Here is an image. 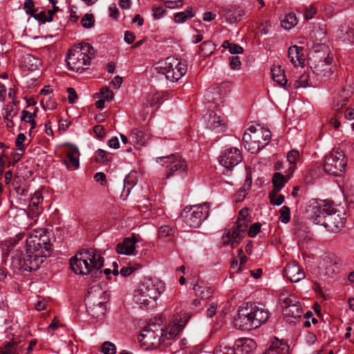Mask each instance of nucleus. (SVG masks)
Wrapping results in <instances>:
<instances>
[{
  "label": "nucleus",
  "mask_w": 354,
  "mask_h": 354,
  "mask_svg": "<svg viewBox=\"0 0 354 354\" xmlns=\"http://www.w3.org/2000/svg\"><path fill=\"white\" fill-rule=\"evenodd\" d=\"M104 259L100 252L94 248H86L80 251L70 261L72 271L75 274L96 275L101 274ZM97 276H95L96 277Z\"/></svg>",
  "instance_id": "1"
},
{
  "label": "nucleus",
  "mask_w": 354,
  "mask_h": 354,
  "mask_svg": "<svg viewBox=\"0 0 354 354\" xmlns=\"http://www.w3.org/2000/svg\"><path fill=\"white\" fill-rule=\"evenodd\" d=\"M52 245L46 235L30 241L21 265V268L29 272L37 270L44 262V259L50 255Z\"/></svg>",
  "instance_id": "2"
},
{
  "label": "nucleus",
  "mask_w": 354,
  "mask_h": 354,
  "mask_svg": "<svg viewBox=\"0 0 354 354\" xmlns=\"http://www.w3.org/2000/svg\"><path fill=\"white\" fill-rule=\"evenodd\" d=\"M309 64L313 73L319 78H330L334 73L335 64L329 48L324 44L311 53Z\"/></svg>",
  "instance_id": "3"
},
{
  "label": "nucleus",
  "mask_w": 354,
  "mask_h": 354,
  "mask_svg": "<svg viewBox=\"0 0 354 354\" xmlns=\"http://www.w3.org/2000/svg\"><path fill=\"white\" fill-rule=\"evenodd\" d=\"M269 318L267 309L258 306L245 307L239 310L237 317L234 319V324L241 330L257 328L266 323Z\"/></svg>",
  "instance_id": "4"
},
{
  "label": "nucleus",
  "mask_w": 354,
  "mask_h": 354,
  "mask_svg": "<svg viewBox=\"0 0 354 354\" xmlns=\"http://www.w3.org/2000/svg\"><path fill=\"white\" fill-rule=\"evenodd\" d=\"M94 57L95 51L90 44H79L73 50H69L66 62L69 70L82 73L88 68L91 60Z\"/></svg>",
  "instance_id": "5"
},
{
  "label": "nucleus",
  "mask_w": 354,
  "mask_h": 354,
  "mask_svg": "<svg viewBox=\"0 0 354 354\" xmlns=\"http://www.w3.org/2000/svg\"><path fill=\"white\" fill-rule=\"evenodd\" d=\"M248 214L246 209H242L239 216L230 229H225L221 238L223 245H228L234 248L239 245L245 237L248 228V221L245 218Z\"/></svg>",
  "instance_id": "6"
},
{
  "label": "nucleus",
  "mask_w": 354,
  "mask_h": 354,
  "mask_svg": "<svg viewBox=\"0 0 354 354\" xmlns=\"http://www.w3.org/2000/svg\"><path fill=\"white\" fill-rule=\"evenodd\" d=\"M155 69L171 82L180 80L187 72V65L178 59L169 57L156 64Z\"/></svg>",
  "instance_id": "7"
},
{
  "label": "nucleus",
  "mask_w": 354,
  "mask_h": 354,
  "mask_svg": "<svg viewBox=\"0 0 354 354\" xmlns=\"http://www.w3.org/2000/svg\"><path fill=\"white\" fill-rule=\"evenodd\" d=\"M209 213V203L187 206L181 213L183 221L190 227H198L207 218Z\"/></svg>",
  "instance_id": "8"
},
{
  "label": "nucleus",
  "mask_w": 354,
  "mask_h": 354,
  "mask_svg": "<svg viewBox=\"0 0 354 354\" xmlns=\"http://www.w3.org/2000/svg\"><path fill=\"white\" fill-rule=\"evenodd\" d=\"M347 159L342 150L333 149L326 157L324 169L326 173L335 176H341L345 171Z\"/></svg>",
  "instance_id": "9"
},
{
  "label": "nucleus",
  "mask_w": 354,
  "mask_h": 354,
  "mask_svg": "<svg viewBox=\"0 0 354 354\" xmlns=\"http://www.w3.org/2000/svg\"><path fill=\"white\" fill-rule=\"evenodd\" d=\"M139 341L147 347L158 348L164 342V330L157 324H149L140 335Z\"/></svg>",
  "instance_id": "10"
},
{
  "label": "nucleus",
  "mask_w": 354,
  "mask_h": 354,
  "mask_svg": "<svg viewBox=\"0 0 354 354\" xmlns=\"http://www.w3.org/2000/svg\"><path fill=\"white\" fill-rule=\"evenodd\" d=\"M332 212V202L312 199L306 207V214L315 224L321 225L327 212Z\"/></svg>",
  "instance_id": "11"
},
{
  "label": "nucleus",
  "mask_w": 354,
  "mask_h": 354,
  "mask_svg": "<svg viewBox=\"0 0 354 354\" xmlns=\"http://www.w3.org/2000/svg\"><path fill=\"white\" fill-rule=\"evenodd\" d=\"M157 162L168 168V171L166 174L167 178H169L178 171H185L187 167L185 161L180 156L174 154L159 157Z\"/></svg>",
  "instance_id": "12"
},
{
  "label": "nucleus",
  "mask_w": 354,
  "mask_h": 354,
  "mask_svg": "<svg viewBox=\"0 0 354 354\" xmlns=\"http://www.w3.org/2000/svg\"><path fill=\"white\" fill-rule=\"evenodd\" d=\"M342 266V259L335 254L324 257L319 262V268L324 275L333 277L339 272Z\"/></svg>",
  "instance_id": "13"
},
{
  "label": "nucleus",
  "mask_w": 354,
  "mask_h": 354,
  "mask_svg": "<svg viewBox=\"0 0 354 354\" xmlns=\"http://www.w3.org/2000/svg\"><path fill=\"white\" fill-rule=\"evenodd\" d=\"M108 295L105 291L102 290L98 286H93L88 292V295L85 298V304L87 309L95 315L102 313V308L100 309V312L96 313L93 310V306L97 305H105Z\"/></svg>",
  "instance_id": "14"
},
{
  "label": "nucleus",
  "mask_w": 354,
  "mask_h": 354,
  "mask_svg": "<svg viewBox=\"0 0 354 354\" xmlns=\"http://www.w3.org/2000/svg\"><path fill=\"white\" fill-rule=\"evenodd\" d=\"M221 165L228 169H232L242 160V156L239 149L230 147L223 150L218 158Z\"/></svg>",
  "instance_id": "15"
},
{
  "label": "nucleus",
  "mask_w": 354,
  "mask_h": 354,
  "mask_svg": "<svg viewBox=\"0 0 354 354\" xmlns=\"http://www.w3.org/2000/svg\"><path fill=\"white\" fill-rule=\"evenodd\" d=\"M345 223V218L342 217L334 207L332 202V212H327L325 218L320 225H323L330 232H338L341 230Z\"/></svg>",
  "instance_id": "16"
},
{
  "label": "nucleus",
  "mask_w": 354,
  "mask_h": 354,
  "mask_svg": "<svg viewBox=\"0 0 354 354\" xmlns=\"http://www.w3.org/2000/svg\"><path fill=\"white\" fill-rule=\"evenodd\" d=\"M188 319L189 317L186 313L174 315L172 323L168 326L167 330L164 331V341L165 339H171L176 337L183 330Z\"/></svg>",
  "instance_id": "17"
},
{
  "label": "nucleus",
  "mask_w": 354,
  "mask_h": 354,
  "mask_svg": "<svg viewBox=\"0 0 354 354\" xmlns=\"http://www.w3.org/2000/svg\"><path fill=\"white\" fill-rule=\"evenodd\" d=\"M138 289L143 294H149L151 297L158 299L163 290V285L158 280L145 279L139 285Z\"/></svg>",
  "instance_id": "18"
},
{
  "label": "nucleus",
  "mask_w": 354,
  "mask_h": 354,
  "mask_svg": "<svg viewBox=\"0 0 354 354\" xmlns=\"http://www.w3.org/2000/svg\"><path fill=\"white\" fill-rule=\"evenodd\" d=\"M68 146L69 149L66 153V158L62 159V162L66 167L67 169L71 171L76 170L80 166V151L76 146L72 145Z\"/></svg>",
  "instance_id": "19"
},
{
  "label": "nucleus",
  "mask_w": 354,
  "mask_h": 354,
  "mask_svg": "<svg viewBox=\"0 0 354 354\" xmlns=\"http://www.w3.org/2000/svg\"><path fill=\"white\" fill-rule=\"evenodd\" d=\"M284 272L289 280L293 283L305 278L304 270L295 262L288 263L284 269Z\"/></svg>",
  "instance_id": "20"
},
{
  "label": "nucleus",
  "mask_w": 354,
  "mask_h": 354,
  "mask_svg": "<svg viewBox=\"0 0 354 354\" xmlns=\"http://www.w3.org/2000/svg\"><path fill=\"white\" fill-rule=\"evenodd\" d=\"M207 127L216 133L223 132L226 129L225 122L216 113H209L208 118H205Z\"/></svg>",
  "instance_id": "21"
},
{
  "label": "nucleus",
  "mask_w": 354,
  "mask_h": 354,
  "mask_svg": "<svg viewBox=\"0 0 354 354\" xmlns=\"http://www.w3.org/2000/svg\"><path fill=\"white\" fill-rule=\"evenodd\" d=\"M157 298L151 297L149 294L142 293L139 289L135 291L133 300L142 308H151L155 306Z\"/></svg>",
  "instance_id": "22"
},
{
  "label": "nucleus",
  "mask_w": 354,
  "mask_h": 354,
  "mask_svg": "<svg viewBox=\"0 0 354 354\" xmlns=\"http://www.w3.org/2000/svg\"><path fill=\"white\" fill-rule=\"evenodd\" d=\"M149 138L150 134L142 128L133 129L130 135V140L137 147L145 145Z\"/></svg>",
  "instance_id": "23"
},
{
  "label": "nucleus",
  "mask_w": 354,
  "mask_h": 354,
  "mask_svg": "<svg viewBox=\"0 0 354 354\" xmlns=\"http://www.w3.org/2000/svg\"><path fill=\"white\" fill-rule=\"evenodd\" d=\"M288 57L291 63L295 66L304 65L305 62V55L304 48L296 45L292 46L288 49Z\"/></svg>",
  "instance_id": "24"
},
{
  "label": "nucleus",
  "mask_w": 354,
  "mask_h": 354,
  "mask_svg": "<svg viewBox=\"0 0 354 354\" xmlns=\"http://www.w3.org/2000/svg\"><path fill=\"white\" fill-rule=\"evenodd\" d=\"M223 12L226 20L230 23L241 21L245 15V12L243 10L234 6H228Z\"/></svg>",
  "instance_id": "25"
},
{
  "label": "nucleus",
  "mask_w": 354,
  "mask_h": 354,
  "mask_svg": "<svg viewBox=\"0 0 354 354\" xmlns=\"http://www.w3.org/2000/svg\"><path fill=\"white\" fill-rule=\"evenodd\" d=\"M254 129L255 128L252 127L249 128L248 130L252 133V135L245 132L242 138L244 147L251 153H257L259 151V147L257 145V142L256 140H254Z\"/></svg>",
  "instance_id": "26"
},
{
  "label": "nucleus",
  "mask_w": 354,
  "mask_h": 354,
  "mask_svg": "<svg viewBox=\"0 0 354 354\" xmlns=\"http://www.w3.org/2000/svg\"><path fill=\"white\" fill-rule=\"evenodd\" d=\"M136 239L134 237L125 238L116 246V252L120 254L131 255L136 249Z\"/></svg>",
  "instance_id": "27"
},
{
  "label": "nucleus",
  "mask_w": 354,
  "mask_h": 354,
  "mask_svg": "<svg viewBox=\"0 0 354 354\" xmlns=\"http://www.w3.org/2000/svg\"><path fill=\"white\" fill-rule=\"evenodd\" d=\"M254 140H257L260 151L270 142L271 140V132L270 130L263 128H260L259 129H254Z\"/></svg>",
  "instance_id": "28"
},
{
  "label": "nucleus",
  "mask_w": 354,
  "mask_h": 354,
  "mask_svg": "<svg viewBox=\"0 0 354 354\" xmlns=\"http://www.w3.org/2000/svg\"><path fill=\"white\" fill-rule=\"evenodd\" d=\"M256 348V342L252 339H245L236 344L235 354H252Z\"/></svg>",
  "instance_id": "29"
},
{
  "label": "nucleus",
  "mask_w": 354,
  "mask_h": 354,
  "mask_svg": "<svg viewBox=\"0 0 354 354\" xmlns=\"http://www.w3.org/2000/svg\"><path fill=\"white\" fill-rule=\"evenodd\" d=\"M289 346L281 340L277 339L272 342L263 354H288Z\"/></svg>",
  "instance_id": "30"
},
{
  "label": "nucleus",
  "mask_w": 354,
  "mask_h": 354,
  "mask_svg": "<svg viewBox=\"0 0 354 354\" xmlns=\"http://www.w3.org/2000/svg\"><path fill=\"white\" fill-rule=\"evenodd\" d=\"M272 76L273 80L276 82L279 85L286 87H291L292 82L288 84V80L286 77L284 71L281 68L280 66H273L271 68Z\"/></svg>",
  "instance_id": "31"
},
{
  "label": "nucleus",
  "mask_w": 354,
  "mask_h": 354,
  "mask_svg": "<svg viewBox=\"0 0 354 354\" xmlns=\"http://www.w3.org/2000/svg\"><path fill=\"white\" fill-rule=\"evenodd\" d=\"M196 295L201 297L203 299H208L213 294L214 290L212 286L200 281L196 283L193 288Z\"/></svg>",
  "instance_id": "32"
},
{
  "label": "nucleus",
  "mask_w": 354,
  "mask_h": 354,
  "mask_svg": "<svg viewBox=\"0 0 354 354\" xmlns=\"http://www.w3.org/2000/svg\"><path fill=\"white\" fill-rule=\"evenodd\" d=\"M175 230L169 225H162L158 230V237L165 242L171 241L174 238Z\"/></svg>",
  "instance_id": "33"
},
{
  "label": "nucleus",
  "mask_w": 354,
  "mask_h": 354,
  "mask_svg": "<svg viewBox=\"0 0 354 354\" xmlns=\"http://www.w3.org/2000/svg\"><path fill=\"white\" fill-rule=\"evenodd\" d=\"M302 313L303 312L300 303L295 305H290L288 307L286 306V308L283 310V314L285 317L295 319L300 318Z\"/></svg>",
  "instance_id": "34"
},
{
  "label": "nucleus",
  "mask_w": 354,
  "mask_h": 354,
  "mask_svg": "<svg viewBox=\"0 0 354 354\" xmlns=\"http://www.w3.org/2000/svg\"><path fill=\"white\" fill-rule=\"evenodd\" d=\"M238 259H239L232 261L231 263V268L236 270V272H241L248 261V258L244 254L242 249L238 250Z\"/></svg>",
  "instance_id": "35"
},
{
  "label": "nucleus",
  "mask_w": 354,
  "mask_h": 354,
  "mask_svg": "<svg viewBox=\"0 0 354 354\" xmlns=\"http://www.w3.org/2000/svg\"><path fill=\"white\" fill-rule=\"evenodd\" d=\"M279 301L283 310L290 305L299 303L297 298L288 292H283L279 296Z\"/></svg>",
  "instance_id": "36"
},
{
  "label": "nucleus",
  "mask_w": 354,
  "mask_h": 354,
  "mask_svg": "<svg viewBox=\"0 0 354 354\" xmlns=\"http://www.w3.org/2000/svg\"><path fill=\"white\" fill-rule=\"evenodd\" d=\"M138 174L136 171H131L128 175L126 176L124 180V189L127 188V192H129L130 189L133 187L138 182Z\"/></svg>",
  "instance_id": "37"
},
{
  "label": "nucleus",
  "mask_w": 354,
  "mask_h": 354,
  "mask_svg": "<svg viewBox=\"0 0 354 354\" xmlns=\"http://www.w3.org/2000/svg\"><path fill=\"white\" fill-rule=\"evenodd\" d=\"M286 183L285 176L281 173H274L272 177V183L274 189L272 192H279L284 187Z\"/></svg>",
  "instance_id": "38"
},
{
  "label": "nucleus",
  "mask_w": 354,
  "mask_h": 354,
  "mask_svg": "<svg viewBox=\"0 0 354 354\" xmlns=\"http://www.w3.org/2000/svg\"><path fill=\"white\" fill-rule=\"evenodd\" d=\"M297 24V19L295 14L290 13L286 15L284 19L281 21V26L286 30H290Z\"/></svg>",
  "instance_id": "39"
},
{
  "label": "nucleus",
  "mask_w": 354,
  "mask_h": 354,
  "mask_svg": "<svg viewBox=\"0 0 354 354\" xmlns=\"http://www.w3.org/2000/svg\"><path fill=\"white\" fill-rule=\"evenodd\" d=\"M43 198L40 193L36 192L34 196L31 198V201L29 205L30 211L32 214L39 213V204L42 201Z\"/></svg>",
  "instance_id": "40"
},
{
  "label": "nucleus",
  "mask_w": 354,
  "mask_h": 354,
  "mask_svg": "<svg viewBox=\"0 0 354 354\" xmlns=\"http://www.w3.org/2000/svg\"><path fill=\"white\" fill-rule=\"evenodd\" d=\"M299 158V153L296 149H292L287 154L288 161L290 162L291 166L289 167V169L291 172H293L296 168V164L297 160Z\"/></svg>",
  "instance_id": "41"
},
{
  "label": "nucleus",
  "mask_w": 354,
  "mask_h": 354,
  "mask_svg": "<svg viewBox=\"0 0 354 354\" xmlns=\"http://www.w3.org/2000/svg\"><path fill=\"white\" fill-rule=\"evenodd\" d=\"M24 62L28 64V69L35 71L39 68L41 66V61L32 55H27L24 58Z\"/></svg>",
  "instance_id": "42"
},
{
  "label": "nucleus",
  "mask_w": 354,
  "mask_h": 354,
  "mask_svg": "<svg viewBox=\"0 0 354 354\" xmlns=\"http://www.w3.org/2000/svg\"><path fill=\"white\" fill-rule=\"evenodd\" d=\"M309 81V75L308 73H303L301 74L299 78L294 82V83H292V88H297L299 87L302 88H306L309 86L308 84Z\"/></svg>",
  "instance_id": "43"
},
{
  "label": "nucleus",
  "mask_w": 354,
  "mask_h": 354,
  "mask_svg": "<svg viewBox=\"0 0 354 354\" xmlns=\"http://www.w3.org/2000/svg\"><path fill=\"white\" fill-rule=\"evenodd\" d=\"M194 16V14L193 13L192 8L187 9L185 12H178L174 16V21L176 23H183L185 22L188 18H192Z\"/></svg>",
  "instance_id": "44"
},
{
  "label": "nucleus",
  "mask_w": 354,
  "mask_h": 354,
  "mask_svg": "<svg viewBox=\"0 0 354 354\" xmlns=\"http://www.w3.org/2000/svg\"><path fill=\"white\" fill-rule=\"evenodd\" d=\"M214 44L211 41H203L200 46L201 52L204 56L211 55L214 51Z\"/></svg>",
  "instance_id": "45"
},
{
  "label": "nucleus",
  "mask_w": 354,
  "mask_h": 354,
  "mask_svg": "<svg viewBox=\"0 0 354 354\" xmlns=\"http://www.w3.org/2000/svg\"><path fill=\"white\" fill-rule=\"evenodd\" d=\"M214 354H235V349L222 343L214 349Z\"/></svg>",
  "instance_id": "46"
},
{
  "label": "nucleus",
  "mask_w": 354,
  "mask_h": 354,
  "mask_svg": "<svg viewBox=\"0 0 354 354\" xmlns=\"http://www.w3.org/2000/svg\"><path fill=\"white\" fill-rule=\"evenodd\" d=\"M17 344L14 342L7 343L0 348V354H16Z\"/></svg>",
  "instance_id": "47"
},
{
  "label": "nucleus",
  "mask_w": 354,
  "mask_h": 354,
  "mask_svg": "<svg viewBox=\"0 0 354 354\" xmlns=\"http://www.w3.org/2000/svg\"><path fill=\"white\" fill-rule=\"evenodd\" d=\"M5 115L4 119L10 120L13 119L17 115V109L15 107V104H8L4 109Z\"/></svg>",
  "instance_id": "48"
},
{
  "label": "nucleus",
  "mask_w": 354,
  "mask_h": 354,
  "mask_svg": "<svg viewBox=\"0 0 354 354\" xmlns=\"http://www.w3.org/2000/svg\"><path fill=\"white\" fill-rule=\"evenodd\" d=\"M82 26L85 28H91L95 24V19L93 14H86L81 20Z\"/></svg>",
  "instance_id": "49"
},
{
  "label": "nucleus",
  "mask_w": 354,
  "mask_h": 354,
  "mask_svg": "<svg viewBox=\"0 0 354 354\" xmlns=\"http://www.w3.org/2000/svg\"><path fill=\"white\" fill-rule=\"evenodd\" d=\"M278 192H271L269 194L270 203L274 205H281L284 201V196L281 194L277 195Z\"/></svg>",
  "instance_id": "50"
},
{
  "label": "nucleus",
  "mask_w": 354,
  "mask_h": 354,
  "mask_svg": "<svg viewBox=\"0 0 354 354\" xmlns=\"http://www.w3.org/2000/svg\"><path fill=\"white\" fill-rule=\"evenodd\" d=\"M97 156L95 157V161L98 162L105 163L111 160L110 154L103 149H98Z\"/></svg>",
  "instance_id": "51"
},
{
  "label": "nucleus",
  "mask_w": 354,
  "mask_h": 354,
  "mask_svg": "<svg viewBox=\"0 0 354 354\" xmlns=\"http://www.w3.org/2000/svg\"><path fill=\"white\" fill-rule=\"evenodd\" d=\"M280 217L279 220L283 223H287L290 221V208L287 206H283L279 211Z\"/></svg>",
  "instance_id": "52"
},
{
  "label": "nucleus",
  "mask_w": 354,
  "mask_h": 354,
  "mask_svg": "<svg viewBox=\"0 0 354 354\" xmlns=\"http://www.w3.org/2000/svg\"><path fill=\"white\" fill-rule=\"evenodd\" d=\"M102 351L104 354H115L116 347L114 344L110 342H105L102 344Z\"/></svg>",
  "instance_id": "53"
},
{
  "label": "nucleus",
  "mask_w": 354,
  "mask_h": 354,
  "mask_svg": "<svg viewBox=\"0 0 354 354\" xmlns=\"http://www.w3.org/2000/svg\"><path fill=\"white\" fill-rule=\"evenodd\" d=\"M102 308V313H100V315H95V314H93L90 309H87L88 313L95 319H100L102 318L106 312V306L105 305H97L93 306V310L96 313L100 312V309Z\"/></svg>",
  "instance_id": "54"
},
{
  "label": "nucleus",
  "mask_w": 354,
  "mask_h": 354,
  "mask_svg": "<svg viewBox=\"0 0 354 354\" xmlns=\"http://www.w3.org/2000/svg\"><path fill=\"white\" fill-rule=\"evenodd\" d=\"M160 99L161 96L158 93L149 94L147 97V103L150 106L156 105L158 103H159Z\"/></svg>",
  "instance_id": "55"
},
{
  "label": "nucleus",
  "mask_w": 354,
  "mask_h": 354,
  "mask_svg": "<svg viewBox=\"0 0 354 354\" xmlns=\"http://www.w3.org/2000/svg\"><path fill=\"white\" fill-rule=\"evenodd\" d=\"M37 108H35V112L33 113H31L30 112L26 111V110H24L22 111V115H21V120L25 122H29L30 121H32V120L36 117L37 115Z\"/></svg>",
  "instance_id": "56"
},
{
  "label": "nucleus",
  "mask_w": 354,
  "mask_h": 354,
  "mask_svg": "<svg viewBox=\"0 0 354 354\" xmlns=\"http://www.w3.org/2000/svg\"><path fill=\"white\" fill-rule=\"evenodd\" d=\"M32 17L39 20V21L44 24L45 22H50L52 21L53 17H48L46 13L44 11H41L38 14H35L32 15Z\"/></svg>",
  "instance_id": "57"
},
{
  "label": "nucleus",
  "mask_w": 354,
  "mask_h": 354,
  "mask_svg": "<svg viewBox=\"0 0 354 354\" xmlns=\"http://www.w3.org/2000/svg\"><path fill=\"white\" fill-rule=\"evenodd\" d=\"M261 225L259 223H255L252 224L248 232V234L250 237H254L260 231Z\"/></svg>",
  "instance_id": "58"
},
{
  "label": "nucleus",
  "mask_w": 354,
  "mask_h": 354,
  "mask_svg": "<svg viewBox=\"0 0 354 354\" xmlns=\"http://www.w3.org/2000/svg\"><path fill=\"white\" fill-rule=\"evenodd\" d=\"M35 3L32 0H25L24 3V9L27 14L32 16L35 13Z\"/></svg>",
  "instance_id": "59"
},
{
  "label": "nucleus",
  "mask_w": 354,
  "mask_h": 354,
  "mask_svg": "<svg viewBox=\"0 0 354 354\" xmlns=\"http://www.w3.org/2000/svg\"><path fill=\"white\" fill-rule=\"evenodd\" d=\"M183 4V0H167L165 1V5L166 8L170 9L181 7Z\"/></svg>",
  "instance_id": "60"
},
{
  "label": "nucleus",
  "mask_w": 354,
  "mask_h": 354,
  "mask_svg": "<svg viewBox=\"0 0 354 354\" xmlns=\"http://www.w3.org/2000/svg\"><path fill=\"white\" fill-rule=\"evenodd\" d=\"M113 93L108 88L104 87L101 89L100 97L102 99H106L107 100H112L113 99Z\"/></svg>",
  "instance_id": "61"
},
{
  "label": "nucleus",
  "mask_w": 354,
  "mask_h": 354,
  "mask_svg": "<svg viewBox=\"0 0 354 354\" xmlns=\"http://www.w3.org/2000/svg\"><path fill=\"white\" fill-rule=\"evenodd\" d=\"M317 9L314 5H311L309 8H307L305 10L304 17L306 19H312L317 13Z\"/></svg>",
  "instance_id": "62"
},
{
  "label": "nucleus",
  "mask_w": 354,
  "mask_h": 354,
  "mask_svg": "<svg viewBox=\"0 0 354 354\" xmlns=\"http://www.w3.org/2000/svg\"><path fill=\"white\" fill-rule=\"evenodd\" d=\"M241 60L239 56H232L230 57V66L233 70H237L240 68Z\"/></svg>",
  "instance_id": "63"
},
{
  "label": "nucleus",
  "mask_w": 354,
  "mask_h": 354,
  "mask_svg": "<svg viewBox=\"0 0 354 354\" xmlns=\"http://www.w3.org/2000/svg\"><path fill=\"white\" fill-rule=\"evenodd\" d=\"M166 10L161 6H156L153 8V16L156 19L161 18Z\"/></svg>",
  "instance_id": "64"
}]
</instances>
